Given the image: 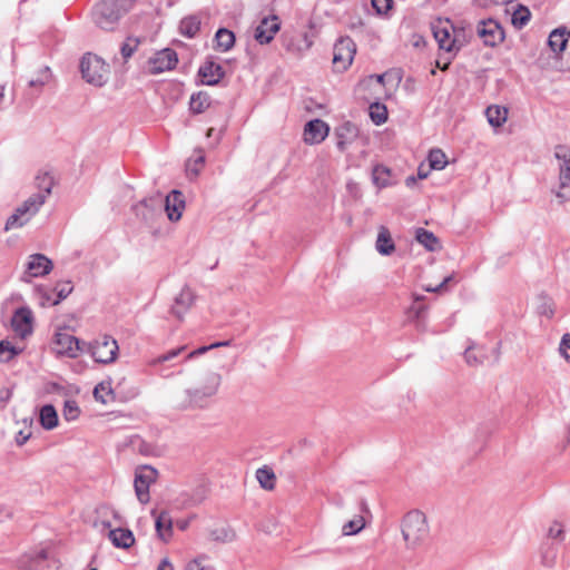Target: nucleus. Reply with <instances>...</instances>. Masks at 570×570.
<instances>
[{
  "mask_svg": "<svg viewBox=\"0 0 570 570\" xmlns=\"http://www.w3.org/2000/svg\"><path fill=\"white\" fill-rule=\"evenodd\" d=\"M21 353L20 348L13 346L9 341H0V362L9 363L14 356Z\"/></svg>",
  "mask_w": 570,
  "mask_h": 570,
  "instance_id": "obj_37",
  "label": "nucleus"
},
{
  "mask_svg": "<svg viewBox=\"0 0 570 570\" xmlns=\"http://www.w3.org/2000/svg\"><path fill=\"white\" fill-rule=\"evenodd\" d=\"M82 79L94 86L101 87L107 82L109 66L97 55L86 53L80 60Z\"/></svg>",
  "mask_w": 570,
  "mask_h": 570,
  "instance_id": "obj_3",
  "label": "nucleus"
},
{
  "mask_svg": "<svg viewBox=\"0 0 570 570\" xmlns=\"http://www.w3.org/2000/svg\"><path fill=\"white\" fill-rule=\"evenodd\" d=\"M80 413L79 406L76 401L67 400L63 404L62 415L67 421H73Z\"/></svg>",
  "mask_w": 570,
  "mask_h": 570,
  "instance_id": "obj_43",
  "label": "nucleus"
},
{
  "mask_svg": "<svg viewBox=\"0 0 570 570\" xmlns=\"http://www.w3.org/2000/svg\"><path fill=\"white\" fill-rule=\"evenodd\" d=\"M563 533V529L560 523L554 522L549 529V535L552 538H560Z\"/></svg>",
  "mask_w": 570,
  "mask_h": 570,
  "instance_id": "obj_55",
  "label": "nucleus"
},
{
  "mask_svg": "<svg viewBox=\"0 0 570 570\" xmlns=\"http://www.w3.org/2000/svg\"><path fill=\"white\" fill-rule=\"evenodd\" d=\"M165 206V210L167 217L170 222H177L180 219L183 209L185 208L184 195L179 190H171L165 198L161 195H157L149 199H142L139 205H137V209L140 207H157L160 208Z\"/></svg>",
  "mask_w": 570,
  "mask_h": 570,
  "instance_id": "obj_4",
  "label": "nucleus"
},
{
  "mask_svg": "<svg viewBox=\"0 0 570 570\" xmlns=\"http://www.w3.org/2000/svg\"><path fill=\"white\" fill-rule=\"evenodd\" d=\"M356 46L350 37L340 38L334 45L333 63L343 70L352 63Z\"/></svg>",
  "mask_w": 570,
  "mask_h": 570,
  "instance_id": "obj_12",
  "label": "nucleus"
},
{
  "mask_svg": "<svg viewBox=\"0 0 570 570\" xmlns=\"http://www.w3.org/2000/svg\"><path fill=\"white\" fill-rule=\"evenodd\" d=\"M557 549L550 547L542 554V564L547 568H551L556 563Z\"/></svg>",
  "mask_w": 570,
  "mask_h": 570,
  "instance_id": "obj_50",
  "label": "nucleus"
},
{
  "mask_svg": "<svg viewBox=\"0 0 570 570\" xmlns=\"http://www.w3.org/2000/svg\"><path fill=\"white\" fill-rule=\"evenodd\" d=\"M140 40L138 38L128 37L126 41L121 45L120 52L125 60L130 58L134 52L137 50Z\"/></svg>",
  "mask_w": 570,
  "mask_h": 570,
  "instance_id": "obj_41",
  "label": "nucleus"
},
{
  "mask_svg": "<svg viewBox=\"0 0 570 570\" xmlns=\"http://www.w3.org/2000/svg\"><path fill=\"white\" fill-rule=\"evenodd\" d=\"M530 10L524 6L518 4V8L512 13L511 21L515 28L521 29L530 21Z\"/></svg>",
  "mask_w": 570,
  "mask_h": 570,
  "instance_id": "obj_35",
  "label": "nucleus"
},
{
  "mask_svg": "<svg viewBox=\"0 0 570 570\" xmlns=\"http://www.w3.org/2000/svg\"><path fill=\"white\" fill-rule=\"evenodd\" d=\"M51 72L49 67H43L39 70L37 78H32L29 80L28 85L31 88H41L43 87L50 79Z\"/></svg>",
  "mask_w": 570,
  "mask_h": 570,
  "instance_id": "obj_42",
  "label": "nucleus"
},
{
  "mask_svg": "<svg viewBox=\"0 0 570 570\" xmlns=\"http://www.w3.org/2000/svg\"><path fill=\"white\" fill-rule=\"evenodd\" d=\"M393 0H372V6L379 14L387 13L392 9Z\"/></svg>",
  "mask_w": 570,
  "mask_h": 570,
  "instance_id": "obj_51",
  "label": "nucleus"
},
{
  "mask_svg": "<svg viewBox=\"0 0 570 570\" xmlns=\"http://www.w3.org/2000/svg\"><path fill=\"white\" fill-rule=\"evenodd\" d=\"M402 535L407 546L413 547L428 535L425 515L417 510L410 511L402 522Z\"/></svg>",
  "mask_w": 570,
  "mask_h": 570,
  "instance_id": "obj_5",
  "label": "nucleus"
},
{
  "mask_svg": "<svg viewBox=\"0 0 570 570\" xmlns=\"http://www.w3.org/2000/svg\"><path fill=\"white\" fill-rule=\"evenodd\" d=\"M73 286L70 281L59 282L55 288L57 292V298L52 301V305L59 304L61 301L67 298L72 292Z\"/></svg>",
  "mask_w": 570,
  "mask_h": 570,
  "instance_id": "obj_40",
  "label": "nucleus"
},
{
  "mask_svg": "<svg viewBox=\"0 0 570 570\" xmlns=\"http://www.w3.org/2000/svg\"><path fill=\"white\" fill-rule=\"evenodd\" d=\"M200 491H202V495L198 499H193L191 504H197V503L202 502V500L204 499V495H203L204 490L202 489Z\"/></svg>",
  "mask_w": 570,
  "mask_h": 570,
  "instance_id": "obj_64",
  "label": "nucleus"
},
{
  "mask_svg": "<svg viewBox=\"0 0 570 570\" xmlns=\"http://www.w3.org/2000/svg\"><path fill=\"white\" fill-rule=\"evenodd\" d=\"M567 350H570V333H566L562 335L559 346L561 355H563L564 358L569 362L570 355L566 352Z\"/></svg>",
  "mask_w": 570,
  "mask_h": 570,
  "instance_id": "obj_53",
  "label": "nucleus"
},
{
  "mask_svg": "<svg viewBox=\"0 0 570 570\" xmlns=\"http://www.w3.org/2000/svg\"><path fill=\"white\" fill-rule=\"evenodd\" d=\"M425 291L426 292H431V293H439V292H441L439 286H435V287L429 286V287H425Z\"/></svg>",
  "mask_w": 570,
  "mask_h": 570,
  "instance_id": "obj_62",
  "label": "nucleus"
},
{
  "mask_svg": "<svg viewBox=\"0 0 570 570\" xmlns=\"http://www.w3.org/2000/svg\"><path fill=\"white\" fill-rule=\"evenodd\" d=\"M432 32L440 49L451 52L459 50L463 46V42L460 40L461 31L456 30L449 19H439L433 22Z\"/></svg>",
  "mask_w": 570,
  "mask_h": 570,
  "instance_id": "obj_7",
  "label": "nucleus"
},
{
  "mask_svg": "<svg viewBox=\"0 0 570 570\" xmlns=\"http://www.w3.org/2000/svg\"><path fill=\"white\" fill-rule=\"evenodd\" d=\"M556 157L560 161V184L556 196L559 198L560 204L570 200V149L566 146H558L556 148Z\"/></svg>",
  "mask_w": 570,
  "mask_h": 570,
  "instance_id": "obj_8",
  "label": "nucleus"
},
{
  "mask_svg": "<svg viewBox=\"0 0 570 570\" xmlns=\"http://www.w3.org/2000/svg\"><path fill=\"white\" fill-rule=\"evenodd\" d=\"M256 479L265 490H273L275 487V473L267 466L259 468L256 471Z\"/></svg>",
  "mask_w": 570,
  "mask_h": 570,
  "instance_id": "obj_34",
  "label": "nucleus"
},
{
  "mask_svg": "<svg viewBox=\"0 0 570 570\" xmlns=\"http://www.w3.org/2000/svg\"><path fill=\"white\" fill-rule=\"evenodd\" d=\"M178 57L175 50L166 48L158 51L148 60V68L151 75H158L176 67Z\"/></svg>",
  "mask_w": 570,
  "mask_h": 570,
  "instance_id": "obj_14",
  "label": "nucleus"
},
{
  "mask_svg": "<svg viewBox=\"0 0 570 570\" xmlns=\"http://www.w3.org/2000/svg\"><path fill=\"white\" fill-rule=\"evenodd\" d=\"M429 164L432 169H443L448 164L445 154L441 149H432L429 154Z\"/></svg>",
  "mask_w": 570,
  "mask_h": 570,
  "instance_id": "obj_39",
  "label": "nucleus"
},
{
  "mask_svg": "<svg viewBox=\"0 0 570 570\" xmlns=\"http://www.w3.org/2000/svg\"><path fill=\"white\" fill-rule=\"evenodd\" d=\"M330 127L321 119H313L305 125L304 141L309 145L322 142L328 135Z\"/></svg>",
  "mask_w": 570,
  "mask_h": 570,
  "instance_id": "obj_19",
  "label": "nucleus"
},
{
  "mask_svg": "<svg viewBox=\"0 0 570 570\" xmlns=\"http://www.w3.org/2000/svg\"><path fill=\"white\" fill-rule=\"evenodd\" d=\"M43 205V196H30L8 217L4 230L20 228L31 220Z\"/></svg>",
  "mask_w": 570,
  "mask_h": 570,
  "instance_id": "obj_6",
  "label": "nucleus"
},
{
  "mask_svg": "<svg viewBox=\"0 0 570 570\" xmlns=\"http://www.w3.org/2000/svg\"><path fill=\"white\" fill-rule=\"evenodd\" d=\"M548 45L556 55L561 53L568 46L567 30L559 28L553 30L548 38Z\"/></svg>",
  "mask_w": 570,
  "mask_h": 570,
  "instance_id": "obj_26",
  "label": "nucleus"
},
{
  "mask_svg": "<svg viewBox=\"0 0 570 570\" xmlns=\"http://www.w3.org/2000/svg\"><path fill=\"white\" fill-rule=\"evenodd\" d=\"M156 479L157 470L151 466H146L136 473L134 487L140 503L146 504L149 501V487Z\"/></svg>",
  "mask_w": 570,
  "mask_h": 570,
  "instance_id": "obj_13",
  "label": "nucleus"
},
{
  "mask_svg": "<svg viewBox=\"0 0 570 570\" xmlns=\"http://www.w3.org/2000/svg\"><path fill=\"white\" fill-rule=\"evenodd\" d=\"M112 392L110 387V383L101 382L98 384L94 390V396L97 401L101 402L102 404L107 403L106 395L110 394Z\"/></svg>",
  "mask_w": 570,
  "mask_h": 570,
  "instance_id": "obj_45",
  "label": "nucleus"
},
{
  "mask_svg": "<svg viewBox=\"0 0 570 570\" xmlns=\"http://www.w3.org/2000/svg\"><path fill=\"white\" fill-rule=\"evenodd\" d=\"M151 514L155 517V527L157 534L164 541H168L173 535V519L167 511H161L159 514H156V511L153 510Z\"/></svg>",
  "mask_w": 570,
  "mask_h": 570,
  "instance_id": "obj_22",
  "label": "nucleus"
},
{
  "mask_svg": "<svg viewBox=\"0 0 570 570\" xmlns=\"http://www.w3.org/2000/svg\"><path fill=\"white\" fill-rule=\"evenodd\" d=\"M229 345V342L228 341H224V342H216V343H213L208 346H202L193 352H190L186 358H193L197 355H202L204 353H206L207 351L212 350V348H215V347H219V346H227Z\"/></svg>",
  "mask_w": 570,
  "mask_h": 570,
  "instance_id": "obj_49",
  "label": "nucleus"
},
{
  "mask_svg": "<svg viewBox=\"0 0 570 570\" xmlns=\"http://www.w3.org/2000/svg\"><path fill=\"white\" fill-rule=\"evenodd\" d=\"M210 105V97L208 94L199 91L190 97L189 108L194 114L204 112Z\"/></svg>",
  "mask_w": 570,
  "mask_h": 570,
  "instance_id": "obj_33",
  "label": "nucleus"
},
{
  "mask_svg": "<svg viewBox=\"0 0 570 570\" xmlns=\"http://www.w3.org/2000/svg\"><path fill=\"white\" fill-rule=\"evenodd\" d=\"M118 350L117 341L109 335H102L89 345V351L94 360L102 364L114 362Z\"/></svg>",
  "mask_w": 570,
  "mask_h": 570,
  "instance_id": "obj_9",
  "label": "nucleus"
},
{
  "mask_svg": "<svg viewBox=\"0 0 570 570\" xmlns=\"http://www.w3.org/2000/svg\"><path fill=\"white\" fill-rule=\"evenodd\" d=\"M415 238L421 245H423L430 252L441 249L439 238L428 229L417 228L415 232Z\"/></svg>",
  "mask_w": 570,
  "mask_h": 570,
  "instance_id": "obj_28",
  "label": "nucleus"
},
{
  "mask_svg": "<svg viewBox=\"0 0 570 570\" xmlns=\"http://www.w3.org/2000/svg\"><path fill=\"white\" fill-rule=\"evenodd\" d=\"M194 302V292L188 286H185L183 287L180 293L175 297L170 312L178 320H183L184 315L190 309Z\"/></svg>",
  "mask_w": 570,
  "mask_h": 570,
  "instance_id": "obj_20",
  "label": "nucleus"
},
{
  "mask_svg": "<svg viewBox=\"0 0 570 570\" xmlns=\"http://www.w3.org/2000/svg\"><path fill=\"white\" fill-rule=\"evenodd\" d=\"M347 138H338L336 146L341 151H344L346 148Z\"/></svg>",
  "mask_w": 570,
  "mask_h": 570,
  "instance_id": "obj_60",
  "label": "nucleus"
},
{
  "mask_svg": "<svg viewBox=\"0 0 570 570\" xmlns=\"http://www.w3.org/2000/svg\"><path fill=\"white\" fill-rule=\"evenodd\" d=\"M185 348H186L185 346H181L178 348H174L163 355H159L157 358H155L151 362V364L156 365V364L169 362V361L174 360L175 357H177L183 351H185Z\"/></svg>",
  "mask_w": 570,
  "mask_h": 570,
  "instance_id": "obj_47",
  "label": "nucleus"
},
{
  "mask_svg": "<svg viewBox=\"0 0 570 570\" xmlns=\"http://www.w3.org/2000/svg\"><path fill=\"white\" fill-rule=\"evenodd\" d=\"M32 312L23 306L16 309L11 318L12 331L21 338H26L32 333Z\"/></svg>",
  "mask_w": 570,
  "mask_h": 570,
  "instance_id": "obj_15",
  "label": "nucleus"
},
{
  "mask_svg": "<svg viewBox=\"0 0 570 570\" xmlns=\"http://www.w3.org/2000/svg\"><path fill=\"white\" fill-rule=\"evenodd\" d=\"M31 432H24L21 430L16 435V443L21 446L29 440Z\"/></svg>",
  "mask_w": 570,
  "mask_h": 570,
  "instance_id": "obj_56",
  "label": "nucleus"
},
{
  "mask_svg": "<svg viewBox=\"0 0 570 570\" xmlns=\"http://www.w3.org/2000/svg\"><path fill=\"white\" fill-rule=\"evenodd\" d=\"M59 561L51 553L42 549L31 558L30 570H58Z\"/></svg>",
  "mask_w": 570,
  "mask_h": 570,
  "instance_id": "obj_21",
  "label": "nucleus"
},
{
  "mask_svg": "<svg viewBox=\"0 0 570 570\" xmlns=\"http://www.w3.org/2000/svg\"><path fill=\"white\" fill-rule=\"evenodd\" d=\"M336 135L338 138H347V135H354V127L346 122L336 129Z\"/></svg>",
  "mask_w": 570,
  "mask_h": 570,
  "instance_id": "obj_54",
  "label": "nucleus"
},
{
  "mask_svg": "<svg viewBox=\"0 0 570 570\" xmlns=\"http://www.w3.org/2000/svg\"><path fill=\"white\" fill-rule=\"evenodd\" d=\"M215 42L216 50L229 51L235 45V33L226 28H219L215 35Z\"/></svg>",
  "mask_w": 570,
  "mask_h": 570,
  "instance_id": "obj_27",
  "label": "nucleus"
},
{
  "mask_svg": "<svg viewBox=\"0 0 570 570\" xmlns=\"http://www.w3.org/2000/svg\"><path fill=\"white\" fill-rule=\"evenodd\" d=\"M453 281V275H450V276H446L438 286L440 288V291H442L443 288H445L448 286V284L450 282Z\"/></svg>",
  "mask_w": 570,
  "mask_h": 570,
  "instance_id": "obj_59",
  "label": "nucleus"
},
{
  "mask_svg": "<svg viewBox=\"0 0 570 570\" xmlns=\"http://www.w3.org/2000/svg\"><path fill=\"white\" fill-rule=\"evenodd\" d=\"M176 525L179 530L185 531L189 525V521L188 520H178L176 522Z\"/></svg>",
  "mask_w": 570,
  "mask_h": 570,
  "instance_id": "obj_58",
  "label": "nucleus"
},
{
  "mask_svg": "<svg viewBox=\"0 0 570 570\" xmlns=\"http://www.w3.org/2000/svg\"><path fill=\"white\" fill-rule=\"evenodd\" d=\"M425 305L412 304L407 309L409 318L421 321L425 316Z\"/></svg>",
  "mask_w": 570,
  "mask_h": 570,
  "instance_id": "obj_48",
  "label": "nucleus"
},
{
  "mask_svg": "<svg viewBox=\"0 0 570 570\" xmlns=\"http://www.w3.org/2000/svg\"><path fill=\"white\" fill-rule=\"evenodd\" d=\"M136 0H101L92 10V20L102 30L111 31L134 7Z\"/></svg>",
  "mask_w": 570,
  "mask_h": 570,
  "instance_id": "obj_2",
  "label": "nucleus"
},
{
  "mask_svg": "<svg viewBox=\"0 0 570 570\" xmlns=\"http://www.w3.org/2000/svg\"><path fill=\"white\" fill-rule=\"evenodd\" d=\"M370 117L375 125H382L387 120V109L383 104L374 102L370 106Z\"/></svg>",
  "mask_w": 570,
  "mask_h": 570,
  "instance_id": "obj_38",
  "label": "nucleus"
},
{
  "mask_svg": "<svg viewBox=\"0 0 570 570\" xmlns=\"http://www.w3.org/2000/svg\"><path fill=\"white\" fill-rule=\"evenodd\" d=\"M35 292L36 294L39 296L40 298V304L42 306H45L47 303H51L52 304V299H51V295L50 293L47 291L46 287L39 285L35 288Z\"/></svg>",
  "mask_w": 570,
  "mask_h": 570,
  "instance_id": "obj_52",
  "label": "nucleus"
},
{
  "mask_svg": "<svg viewBox=\"0 0 570 570\" xmlns=\"http://www.w3.org/2000/svg\"><path fill=\"white\" fill-rule=\"evenodd\" d=\"M53 268V263L43 254H32L28 257L26 271L20 279L30 283L33 277H42L48 275Z\"/></svg>",
  "mask_w": 570,
  "mask_h": 570,
  "instance_id": "obj_10",
  "label": "nucleus"
},
{
  "mask_svg": "<svg viewBox=\"0 0 570 570\" xmlns=\"http://www.w3.org/2000/svg\"><path fill=\"white\" fill-rule=\"evenodd\" d=\"M375 247L381 255L385 256L391 255L395 249L391 233L385 226L379 228Z\"/></svg>",
  "mask_w": 570,
  "mask_h": 570,
  "instance_id": "obj_24",
  "label": "nucleus"
},
{
  "mask_svg": "<svg viewBox=\"0 0 570 570\" xmlns=\"http://www.w3.org/2000/svg\"><path fill=\"white\" fill-rule=\"evenodd\" d=\"M417 177L420 179H424L428 177V173H424L421 168H419V171H417Z\"/></svg>",
  "mask_w": 570,
  "mask_h": 570,
  "instance_id": "obj_63",
  "label": "nucleus"
},
{
  "mask_svg": "<svg viewBox=\"0 0 570 570\" xmlns=\"http://www.w3.org/2000/svg\"><path fill=\"white\" fill-rule=\"evenodd\" d=\"M108 537L111 540V542L114 543V546L117 548L128 549L135 542L134 534L128 529H121V528L111 529L109 531Z\"/></svg>",
  "mask_w": 570,
  "mask_h": 570,
  "instance_id": "obj_23",
  "label": "nucleus"
},
{
  "mask_svg": "<svg viewBox=\"0 0 570 570\" xmlns=\"http://www.w3.org/2000/svg\"><path fill=\"white\" fill-rule=\"evenodd\" d=\"M464 358L469 365L476 366L484 362L485 353L481 347L469 346L464 352Z\"/></svg>",
  "mask_w": 570,
  "mask_h": 570,
  "instance_id": "obj_36",
  "label": "nucleus"
},
{
  "mask_svg": "<svg viewBox=\"0 0 570 570\" xmlns=\"http://www.w3.org/2000/svg\"><path fill=\"white\" fill-rule=\"evenodd\" d=\"M35 184L38 193L32 194V196H43L45 204L55 185L53 177L47 171L39 173L35 178Z\"/></svg>",
  "mask_w": 570,
  "mask_h": 570,
  "instance_id": "obj_25",
  "label": "nucleus"
},
{
  "mask_svg": "<svg viewBox=\"0 0 570 570\" xmlns=\"http://www.w3.org/2000/svg\"><path fill=\"white\" fill-rule=\"evenodd\" d=\"M416 181V178L414 176H409L406 179H405V184L407 187H411L415 184Z\"/></svg>",
  "mask_w": 570,
  "mask_h": 570,
  "instance_id": "obj_61",
  "label": "nucleus"
},
{
  "mask_svg": "<svg viewBox=\"0 0 570 570\" xmlns=\"http://www.w3.org/2000/svg\"><path fill=\"white\" fill-rule=\"evenodd\" d=\"M40 423L43 429L52 430L58 425V414L56 409L48 404L43 405L40 410Z\"/></svg>",
  "mask_w": 570,
  "mask_h": 570,
  "instance_id": "obj_32",
  "label": "nucleus"
},
{
  "mask_svg": "<svg viewBox=\"0 0 570 570\" xmlns=\"http://www.w3.org/2000/svg\"><path fill=\"white\" fill-rule=\"evenodd\" d=\"M198 76L204 85L215 86L223 79L225 71L219 63L207 59L199 67Z\"/></svg>",
  "mask_w": 570,
  "mask_h": 570,
  "instance_id": "obj_18",
  "label": "nucleus"
},
{
  "mask_svg": "<svg viewBox=\"0 0 570 570\" xmlns=\"http://www.w3.org/2000/svg\"><path fill=\"white\" fill-rule=\"evenodd\" d=\"M364 519L361 517L356 520H351L343 525V533L345 535L356 534L364 528Z\"/></svg>",
  "mask_w": 570,
  "mask_h": 570,
  "instance_id": "obj_44",
  "label": "nucleus"
},
{
  "mask_svg": "<svg viewBox=\"0 0 570 570\" xmlns=\"http://www.w3.org/2000/svg\"><path fill=\"white\" fill-rule=\"evenodd\" d=\"M485 115L492 127H500L507 121L508 109L500 106H490L487 108Z\"/></svg>",
  "mask_w": 570,
  "mask_h": 570,
  "instance_id": "obj_30",
  "label": "nucleus"
},
{
  "mask_svg": "<svg viewBox=\"0 0 570 570\" xmlns=\"http://www.w3.org/2000/svg\"><path fill=\"white\" fill-rule=\"evenodd\" d=\"M157 570H174V566L171 564L168 558H164L159 562Z\"/></svg>",
  "mask_w": 570,
  "mask_h": 570,
  "instance_id": "obj_57",
  "label": "nucleus"
},
{
  "mask_svg": "<svg viewBox=\"0 0 570 570\" xmlns=\"http://www.w3.org/2000/svg\"><path fill=\"white\" fill-rule=\"evenodd\" d=\"M476 33L483 41L484 46L495 47L504 40V30L501 24L494 19H487L479 21L476 26Z\"/></svg>",
  "mask_w": 570,
  "mask_h": 570,
  "instance_id": "obj_11",
  "label": "nucleus"
},
{
  "mask_svg": "<svg viewBox=\"0 0 570 570\" xmlns=\"http://www.w3.org/2000/svg\"><path fill=\"white\" fill-rule=\"evenodd\" d=\"M58 354L75 358L82 351L81 342L67 332H58L55 340Z\"/></svg>",
  "mask_w": 570,
  "mask_h": 570,
  "instance_id": "obj_16",
  "label": "nucleus"
},
{
  "mask_svg": "<svg viewBox=\"0 0 570 570\" xmlns=\"http://www.w3.org/2000/svg\"><path fill=\"white\" fill-rule=\"evenodd\" d=\"M200 29V20L197 16L184 18L179 24V31L187 38H194Z\"/></svg>",
  "mask_w": 570,
  "mask_h": 570,
  "instance_id": "obj_31",
  "label": "nucleus"
},
{
  "mask_svg": "<svg viewBox=\"0 0 570 570\" xmlns=\"http://www.w3.org/2000/svg\"><path fill=\"white\" fill-rule=\"evenodd\" d=\"M222 382V376L217 372H207L200 386L185 390V397L179 404L180 409H205L210 400L216 395Z\"/></svg>",
  "mask_w": 570,
  "mask_h": 570,
  "instance_id": "obj_1",
  "label": "nucleus"
},
{
  "mask_svg": "<svg viewBox=\"0 0 570 570\" xmlns=\"http://www.w3.org/2000/svg\"><path fill=\"white\" fill-rule=\"evenodd\" d=\"M279 28L281 23L277 16L265 17L256 27L254 38L261 45H267L274 39Z\"/></svg>",
  "mask_w": 570,
  "mask_h": 570,
  "instance_id": "obj_17",
  "label": "nucleus"
},
{
  "mask_svg": "<svg viewBox=\"0 0 570 570\" xmlns=\"http://www.w3.org/2000/svg\"><path fill=\"white\" fill-rule=\"evenodd\" d=\"M206 561L205 557L196 558L186 564L185 570H214Z\"/></svg>",
  "mask_w": 570,
  "mask_h": 570,
  "instance_id": "obj_46",
  "label": "nucleus"
},
{
  "mask_svg": "<svg viewBox=\"0 0 570 570\" xmlns=\"http://www.w3.org/2000/svg\"><path fill=\"white\" fill-rule=\"evenodd\" d=\"M392 171L384 165H375L372 170V181L379 188H385L391 185Z\"/></svg>",
  "mask_w": 570,
  "mask_h": 570,
  "instance_id": "obj_29",
  "label": "nucleus"
}]
</instances>
